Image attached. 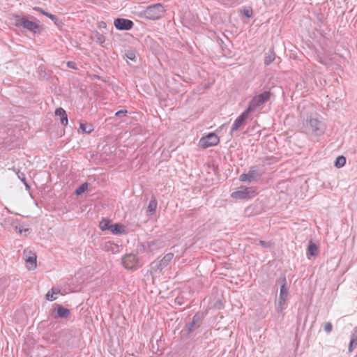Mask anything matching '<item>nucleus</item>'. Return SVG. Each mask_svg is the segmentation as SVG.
Returning <instances> with one entry per match:
<instances>
[{
	"mask_svg": "<svg viewBox=\"0 0 357 357\" xmlns=\"http://www.w3.org/2000/svg\"><path fill=\"white\" fill-rule=\"evenodd\" d=\"M10 19L13 20V24L17 28L24 29L33 33L38 34L43 31V28L40 24L30 20L34 19L33 16L26 17L19 14H13Z\"/></svg>",
	"mask_w": 357,
	"mask_h": 357,
	"instance_id": "nucleus-1",
	"label": "nucleus"
},
{
	"mask_svg": "<svg viewBox=\"0 0 357 357\" xmlns=\"http://www.w3.org/2000/svg\"><path fill=\"white\" fill-rule=\"evenodd\" d=\"M303 130L307 135L318 136L324 132L325 128L324 123L319 121L317 118L310 116L303 120Z\"/></svg>",
	"mask_w": 357,
	"mask_h": 357,
	"instance_id": "nucleus-2",
	"label": "nucleus"
},
{
	"mask_svg": "<svg viewBox=\"0 0 357 357\" xmlns=\"http://www.w3.org/2000/svg\"><path fill=\"white\" fill-rule=\"evenodd\" d=\"M165 13V10L161 3H155L146 7L142 12L141 16L150 20H157L162 18Z\"/></svg>",
	"mask_w": 357,
	"mask_h": 357,
	"instance_id": "nucleus-3",
	"label": "nucleus"
},
{
	"mask_svg": "<svg viewBox=\"0 0 357 357\" xmlns=\"http://www.w3.org/2000/svg\"><path fill=\"white\" fill-rule=\"evenodd\" d=\"M264 173V169L262 167L251 166L248 173H243L240 176L239 180L242 182H257L260 180Z\"/></svg>",
	"mask_w": 357,
	"mask_h": 357,
	"instance_id": "nucleus-4",
	"label": "nucleus"
},
{
	"mask_svg": "<svg viewBox=\"0 0 357 357\" xmlns=\"http://www.w3.org/2000/svg\"><path fill=\"white\" fill-rule=\"evenodd\" d=\"M277 282L280 283V295L278 298V301L275 304V308L277 312H280L283 310V305L285 304L287 297L289 293V289L287 286V279L285 275L281 276L278 280Z\"/></svg>",
	"mask_w": 357,
	"mask_h": 357,
	"instance_id": "nucleus-5",
	"label": "nucleus"
},
{
	"mask_svg": "<svg viewBox=\"0 0 357 357\" xmlns=\"http://www.w3.org/2000/svg\"><path fill=\"white\" fill-rule=\"evenodd\" d=\"M271 93L269 91H265L252 98L249 103L247 109L251 113L257 107L264 105L271 98Z\"/></svg>",
	"mask_w": 357,
	"mask_h": 357,
	"instance_id": "nucleus-6",
	"label": "nucleus"
},
{
	"mask_svg": "<svg viewBox=\"0 0 357 357\" xmlns=\"http://www.w3.org/2000/svg\"><path fill=\"white\" fill-rule=\"evenodd\" d=\"M174 253L169 252L166 254L162 259L158 257L151 264V271H154L155 273H160L166 266H168V264L174 258Z\"/></svg>",
	"mask_w": 357,
	"mask_h": 357,
	"instance_id": "nucleus-7",
	"label": "nucleus"
},
{
	"mask_svg": "<svg viewBox=\"0 0 357 357\" xmlns=\"http://www.w3.org/2000/svg\"><path fill=\"white\" fill-rule=\"evenodd\" d=\"M204 317L205 313L204 312L199 311L195 313L192 321L185 326L188 335L192 333L202 326Z\"/></svg>",
	"mask_w": 357,
	"mask_h": 357,
	"instance_id": "nucleus-8",
	"label": "nucleus"
},
{
	"mask_svg": "<svg viewBox=\"0 0 357 357\" xmlns=\"http://www.w3.org/2000/svg\"><path fill=\"white\" fill-rule=\"evenodd\" d=\"M122 264L126 269L135 271L138 268V258L134 254L126 255L122 258Z\"/></svg>",
	"mask_w": 357,
	"mask_h": 357,
	"instance_id": "nucleus-9",
	"label": "nucleus"
},
{
	"mask_svg": "<svg viewBox=\"0 0 357 357\" xmlns=\"http://www.w3.org/2000/svg\"><path fill=\"white\" fill-rule=\"evenodd\" d=\"M219 141L220 140L217 135L213 132H211L200 139L199 145L204 148H208L217 145L219 143Z\"/></svg>",
	"mask_w": 357,
	"mask_h": 357,
	"instance_id": "nucleus-10",
	"label": "nucleus"
},
{
	"mask_svg": "<svg viewBox=\"0 0 357 357\" xmlns=\"http://www.w3.org/2000/svg\"><path fill=\"white\" fill-rule=\"evenodd\" d=\"M24 258L26 263V267L28 269L33 270L36 268L37 256L35 252H32L31 250H24Z\"/></svg>",
	"mask_w": 357,
	"mask_h": 357,
	"instance_id": "nucleus-11",
	"label": "nucleus"
},
{
	"mask_svg": "<svg viewBox=\"0 0 357 357\" xmlns=\"http://www.w3.org/2000/svg\"><path fill=\"white\" fill-rule=\"evenodd\" d=\"M114 25L118 30L129 31L133 27L134 23L129 19L117 18L114 20Z\"/></svg>",
	"mask_w": 357,
	"mask_h": 357,
	"instance_id": "nucleus-12",
	"label": "nucleus"
},
{
	"mask_svg": "<svg viewBox=\"0 0 357 357\" xmlns=\"http://www.w3.org/2000/svg\"><path fill=\"white\" fill-rule=\"evenodd\" d=\"M250 112L246 109L240 116L234 121L231 130L230 134L232 135L235 131L238 130V128L243 124L245 120L248 119V115Z\"/></svg>",
	"mask_w": 357,
	"mask_h": 357,
	"instance_id": "nucleus-13",
	"label": "nucleus"
},
{
	"mask_svg": "<svg viewBox=\"0 0 357 357\" xmlns=\"http://www.w3.org/2000/svg\"><path fill=\"white\" fill-rule=\"evenodd\" d=\"M252 192H253L252 188H244L232 192L231 197L239 199H248L251 197L250 193Z\"/></svg>",
	"mask_w": 357,
	"mask_h": 357,
	"instance_id": "nucleus-14",
	"label": "nucleus"
},
{
	"mask_svg": "<svg viewBox=\"0 0 357 357\" xmlns=\"http://www.w3.org/2000/svg\"><path fill=\"white\" fill-rule=\"evenodd\" d=\"M55 115L60 117V121L63 126H66L68 124V115L66 112L62 107L57 108L55 110Z\"/></svg>",
	"mask_w": 357,
	"mask_h": 357,
	"instance_id": "nucleus-15",
	"label": "nucleus"
},
{
	"mask_svg": "<svg viewBox=\"0 0 357 357\" xmlns=\"http://www.w3.org/2000/svg\"><path fill=\"white\" fill-rule=\"evenodd\" d=\"M56 316H55V317L67 318L70 314V312L68 308H66L63 305L59 304L56 305Z\"/></svg>",
	"mask_w": 357,
	"mask_h": 357,
	"instance_id": "nucleus-16",
	"label": "nucleus"
},
{
	"mask_svg": "<svg viewBox=\"0 0 357 357\" xmlns=\"http://www.w3.org/2000/svg\"><path fill=\"white\" fill-rule=\"evenodd\" d=\"M357 347V327H355L351 333V340L349 345V351L351 352Z\"/></svg>",
	"mask_w": 357,
	"mask_h": 357,
	"instance_id": "nucleus-17",
	"label": "nucleus"
},
{
	"mask_svg": "<svg viewBox=\"0 0 357 357\" xmlns=\"http://www.w3.org/2000/svg\"><path fill=\"white\" fill-rule=\"evenodd\" d=\"M109 231L114 234H122L125 233V226L121 223H112Z\"/></svg>",
	"mask_w": 357,
	"mask_h": 357,
	"instance_id": "nucleus-18",
	"label": "nucleus"
},
{
	"mask_svg": "<svg viewBox=\"0 0 357 357\" xmlns=\"http://www.w3.org/2000/svg\"><path fill=\"white\" fill-rule=\"evenodd\" d=\"M158 206V202L157 199L155 197H152L151 200L149 201L146 213L149 215H153L157 208Z\"/></svg>",
	"mask_w": 357,
	"mask_h": 357,
	"instance_id": "nucleus-19",
	"label": "nucleus"
},
{
	"mask_svg": "<svg viewBox=\"0 0 357 357\" xmlns=\"http://www.w3.org/2000/svg\"><path fill=\"white\" fill-rule=\"evenodd\" d=\"M318 253V247L317 245L313 243L312 241H310L308 247H307V257L310 259V256H316Z\"/></svg>",
	"mask_w": 357,
	"mask_h": 357,
	"instance_id": "nucleus-20",
	"label": "nucleus"
},
{
	"mask_svg": "<svg viewBox=\"0 0 357 357\" xmlns=\"http://www.w3.org/2000/svg\"><path fill=\"white\" fill-rule=\"evenodd\" d=\"M13 223L14 222H13V218L9 217V218L5 219V227H8L7 225H10L13 226V227L15 229V231H18V232L20 234H22L23 230L20 227H19L17 225H14ZM28 231H29V229H24V231L25 233L27 232Z\"/></svg>",
	"mask_w": 357,
	"mask_h": 357,
	"instance_id": "nucleus-21",
	"label": "nucleus"
},
{
	"mask_svg": "<svg viewBox=\"0 0 357 357\" xmlns=\"http://www.w3.org/2000/svg\"><path fill=\"white\" fill-rule=\"evenodd\" d=\"M91 39L96 43L102 45L105 41V38L103 34L100 33L98 31H95L91 36Z\"/></svg>",
	"mask_w": 357,
	"mask_h": 357,
	"instance_id": "nucleus-22",
	"label": "nucleus"
},
{
	"mask_svg": "<svg viewBox=\"0 0 357 357\" xmlns=\"http://www.w3.org/2000/svg\"><path fill=\"white\" fill-rule=\"evenodd\" d=\"M60 293V289L57 288H52L46 294V299L50 301H55L56 297L54 295H57Z\"/></svg>",
	"mask_w": 357,
	"mask_h": 357,
	"instance_id": "nucleus-23",
	"label": "nucleus"
},
{
	"mask_svg": "<svg viewBox=\"0 0 357 357\" xmlns=\"http://www.w3.org/2000/svg\"><path fill=\"white\" fill-rule=\"evenodd\" d=\"M275 59V54L273 50H270L268 53L266 55L264 58V64L266 66H268L271 64Z\"/></svg>",
	"mask_w": 357,
	"mask_h": 357,
	"instance_id": "nucleus-24",
	"label": "nucleus"
},
{
	"mask_svg": "<svg viewBox=\"0 0 357 357\" xmlns=\"http://www.w3.org/2000/svg\"><path fill=\"white\" fill-rule=\"evenodd\" d=\"M112 221L109 219L103 218L99 223V227L102 231L109 230Z\"/></svg>",
	"mask_w": 357,
	"mask_h": 357,
	"instance_id": "nucleus-25",
	"label": "nucleus"
},
{
	"mask_svg": "<svg viewBox=\"0 0 357 357\" xmlns=\"http://www.w3.org/2000/svg\"><path fill=\"white\" fill-rule=\"evenodd\" d=\"M345 164H346V158L343 155H340V156L337 157L334 162V165L337 168L342 167L343 166H344Z\"/></svg>",
	"mask_w": 357,
	"mask_h": 357,
	"instance_id": "nucleus-26",
	"label": "nucleus"
},
{
	"mask_svg": "<svg viewBox=\"0 0 357 357\" xmlns=\"http://www.w3.org/2000/svg\"><path fill=\"white\" fill-rule=\"evenodd\" d=\"M79 129L85 133H91L93 130V127L91 124L80 123Z\"/></svg>",
	"mask_w": 357,
	"mask_h": 357,
	"instance_id": "nucleus-27",
	"label": "nucleus"
},
{
	"mask_svg": "<svg viewBox=\"0 0 357 357\" xmlns=\"http://www.w3.org/2000/svg\"><path fill=\"white\" fill-rule=\"evenodd\" d=\"M88 188V183H84L80 185L76 190H75V195L79 196L83 194Z\"/></svg>",
	"mask_w": 357,
	"mask_h": 357,
	"instance_id": "nucleus-28",
	"label": "nucleus"
},
{
	"mask_svg": "<svg viewBox=\"0 0 357 357\" xmlns=\"http://www.w3.org/2000/svg\"><path fill=\"white\" fill-rule=\"evenodd\" d=\"M47 17L51 19L56 25L59 26L62 24V22L59 20L56 15L48 13Z\"/></svg>",
	"mask_w": 357,
	"mask_h": 357,
	"instance_id": "nucleus-29",
	"label": "nucleus"
},
{
	"mask_svg": "<svg viewBox=\"0 0 357 357\" xmlns=\"http://www.w3.org/2000/svg\"><path fill=\"white\" fill-rule=\"evenodd\" d=\"M158 243H160L159 240H153L151 241H148L147 245H148L149 250L153 251V250H155L156 248V245H158Z\"/></svg>",
	"mask_w": 357,
	"mask_h": 357,
	"instance_id": "nucleus-30",
	"label": "nucleus"
},
{
	"mask_svg": "<svg viewBox=\"0 0 357 357\" xmlns=\"http://www.w3.org/2000/svg\"><path fill=\"white\" fill-rule=\"evenodd\" d=\"M16 174L18 177V178L22 181L26 187H28L27 183L26 182V176L25 174L23 172H21L20 170L16 171Z\"/></svg>",
	"mask_w": 357,
	"mask_h": 357,
	"instance_id": "nucleus-31",
	"label": "nucleus"
},
{
	"mask_svg": "<svg viewBox=\"0 0 357 357\" xmlns=\"http://www.w3.org/2000/svg\"><path fill=\"white\" fill-rule=\"evenodd\" d=\"M126 56L131 61H135L136 55L135 52L132 50H128L126 52Z\"/></svg>",
	"mask_w": 357,
	"mask_h": 357,
	"instance_id": "nucleus-32",
	"label": "nucleus"
},
{
	"mask_svg": "<svg viewBox=\"0 0 357 357\" xmlns=\"http://www.w3.org/2000/svg\"><path fill=\"white\" fill-rule=\"evenodd\" d=\"M324 329L326 333H330L333 330V325L331 322H326L324 325Z\"/></svg>",
	"mask_w": 357,
	"mask_h": 357,
	"instance_id": "nucleus-33",
	"label": "nucleus"
},
{
	"mask_svg": "<svg viewBox=\"0 0 357 357\" xmlns=\"http://www.w3.org/2000/svg\"><path fill=\"white\" fill-rule=\"evenodd\" d=\"M258 242H259V244L261 246L264 247V248H270V247H271V242H269V241H266L259 240Z\"/></svg>",
	"mask_w": 357,
	"mask_h": 357,
	"instance_id": "nucleus-34",
	"label": "nucleus"
},
{
	"mask_svg": "<svg viewBox=\"0 0 357 357\" xmlns=\"http://www.w3.org/2000/svg\"><path fill=\"white\" fill-rule=\"evenodd\" d=\"M67 66L70 68H72V69H77V64L76 63H75L74 61H68L67 62Z\"/></svg>",
	"mask_w": 357,
	"mask_h": 357,
	"instance_id": "nucleus-35",
	"label": "nucleus"
},
{
	"mask_svg": "<svg viewBox=\"0 0 357 357\" xmlns=\"http://www.w3.org/2000/svg\"><path fill=\"white\" fill-rule=\"evenodd\" d=\"M33 10H36V11H38V12L40 13L41 14H43V15H45V16H47V15L48 14V12L45 11V10H44L43 8H41L40 7L35 6V7L33 8Z\"/></svg>",
	"mask_w": 357,
	"mask_h": 357,
	"instance_id": "nucleus-36",
	"label": "nucleus"
},
{
	"mask_svg": "<svg viewBox=\"0 0 357 357\" xmlns=\"http://www.w3.org/2000/svg\"><path fill=\"white\" fill-rule=\"evenodd\" d=\"M243 13L247 17L250 18L252 15V10L251 9H245Z\"/></svg>",
	"mask_w": 357,
	"mask_h": 357,
	"instance_id": "nucleus-37",
	"label": "nucleus"
},
{
	"mask_svg": "<svg viewBox=\"0 0 357 357\" xmlns=\"http://www.w3.org/2000/svg\"><path fill=\"white\" fill-rule=\"evenodd\" d=\"M127 113V110H119L115 113V116L118 117H121L125 116Z\"/></svg>",
	"mask_w": 357,
	"mask_h": 357,
	"instance_id": "nucleus-38",
	"label": "nucleus"
},
{
	"mask_svg": "<svg viewBox=\"0 0 357 357\" xmlns=\"http://www.w3.org/2000/svg\"><path fill=\"white\" fill-rule=\"evenodd\" d=\"M99 28H106L107 26V24L105 22H99V25H98Z\"/></svg>",
	"mask_w": 357,
	"mask_h": 357,
	"instance_id": "nucleus-39",
	"label": "nucleus"
},
{
	"mask_svg": "<svg viewBox=\"0 0 357 357\" xmlns=\"http://www.w3.org/2000/svg\"><path fill=\"white\" fill-rule=\"evenodd\" d=\"M12 170H13L14 172H15V173H16V171H17V170H19V169H16L15 167H13L12 168Z\"/></svg>",
	"mask_w": 357,
	"mask_h": 357,
	"instance_id": "nucleus-40",
	"label": "nucleus"
}]
</instances>
